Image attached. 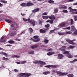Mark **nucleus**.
<instances>
[{
    "label": "nucleus",
    "instance_id": "nucleus-1",
    "mask_svg": "<svg viewBox=\"0 0 77 77\" xmlns=\"http://www.w3.org/2000/svg\"><path fill=\"white\" fill-rule=\"evenodd\" d=\"M23 20L24 21H29V23H30L32 24L33 26L35 25V21L33 20H30V19H26L24 18H23Z\"/></svg>",
    "mask_w": 77,
    "mask_h": 77
},
{
    "label": "nucleus",
    "instance_id": "nucleus-2",
    "mask_svg": "<svg viewBox=\"0 0 77 77\" xmlns=\"http://www.w3.org/2000/svg\"><path fill=\"white\" fill-rule=\"evenodd\" d=\"M20 77H26V76L27 77H29V76H30V75H32V74L28 73H20Z\"/></svg>",
    "mask_w": 77,
    "mask_h": 77
},
{
    "label": "nucleus",
    "instance_id": "nucleus-3",
    "mask_svg": "<svg viewBox=\"0 0 77 77\" xmlns=\"http://www.w3.org/2000/svg\"><path fill=\"white\" fill-rule=\"evenodd\" d=\"M63 54H66L67 56V57H69V58L72 57V56L71 55V54H69V51H65L63 52Z\"/></svg>",
    "mask_w": 77,
    "mask_h": 77
},
{
    "label": "nucleus",
    "instance_id": "nucleus-4",
    "mask_svg": "<svg viewBox=\"0 0 77 77\" xmlns=\"http://www.w3.org/2000/svg\"><path fill=\"white\" fill-rule=\"evenodd\" d=\"M69 12L71 14H77V11L74 12V11H76L77 9H72V8L71 7H69Z\"/></svg>",
    "mask_w": 77,
    "mask_h": 77
},
{
    "label": "nucleus",
    "instance_id": "nucleus-5",
    "mask_svg": "<svg viewBox=\"0 0 77 77\" xmlns=\"http://www.w3.org/2000/svg\"><path fill=\"white\" fill-rule=\"evenodd\" d=\"M33 63H35V64H37V63H40L41 65H45V63L43 61H36L33 62Z\"/></svg>",
    "mask_w": 77,
    "mask_h": 77
},
{
    "label": "nucleus",
    "instance_id": "nucleus-6",
    "mask_svg": "<svg viewBox=\"0 0 77 77\" xmlns=\"http://www.w3.org/2000/svg\"><path fill=\"white\" fill-rule=\"evenodd\" d=\"M57 73L60 75H68V73H62L61 72H57Z\"/></svg>",
    "mask_w": 77,
    "mask_h": 77
},
{
    "label": "nucleus",
    "instance_id": "nucleus-7",
    "mask_svg": "<svg viewBox=\"0 0 77 77\" xmlns=\"http://www.w3.org/2000/svg\"><path fill=\"white\" fill-rule=\"evenodd\" d=\"M58 58L59 59H62V58H63V57H64V56H63V55L61 54H58Z\"/></svg>",
    "mask_w": 77,
    "mask_h": 77
},
{
    "label": "nucleus",
    "instance_id": "nucleus-8",
    "mask_svg": "<svg viewBox=\"0 0 77 77\" xmlns=\"http://www.w3.org/2000/svg\"><path fill=\"white\" fill-rule=\"evenodd\" d=\"M67 42H68L69 44H72V45H75V43H74V42L71 41V40H67Z\"/></svg>",
    "mask_w": 77,
    "mask_h": 77
},
{
    "label": "nucleus",
    "instance_id": "nucleus-9",
    "mask_svg": "<svg viewBox=\"0 0 77 77\" xmlns=\"http://www.w3.org/2000/svg\"><path fill=\"white\" fill-rule=\"evenodd\" d=\"M66 25V23L65 22H63L61 23H60L59 25V26L60 27H64Z\"/></svg>",
    "mask_w": 77,
    "mask_h": 77
},
{
    "label": "nucleus",
    "instance_id": "nucleus-10",
    "mask_svg": "<svg viewBox=\"0 0 77 77\" xmlns=\"http://www.w3.org/2000/svg\"><path fill=\"white\" fill-rule=\"evenodd\" d=\"M33 3L31 2H27L26 3V6H33Z\"/></svg>",
    "mask_w": 77,
    "mask_h": 77
},
{
    "label": "nucleus",
    "instance_id": "nucleus-11",
    "mask_svg": "<svg viewBox=\"0 0 77 77\" xmlns=\"http://www.w3.org/2000/svg\"><path fill=\"white\" fill-rule=\"evenodd\" d=\"M38 47V45H35L32 46H31V47L32 49H34V48H37Z\"/></svg>",
    "mask_w": 77,
    "mask_h": 77
},
{
    "label": "nucleus",
    "instance_id": "nucleus-12",
    "mask_svg": "<svg viewBox=\"0 0 77 77\" xmlns=\"http://www.w3.org/2000/svg\"><path fill=\"white\" fill-rule=\"evenodd\" d=\"M46 68H50L51 67H53V68H55V67H56V66H51V65H48V66H45Z\"/></svg>",
    "mask_w": 77,
    "mask_h": 77
},
{
    "label": "nucleus",
    "instance_id": "nucleus-13",
    "mask_svg": "<svg viewBox=\"0 0 77 77\" xmlns=\"http://www.w3.org/2000/svg\"><path fill=\"white\" fill-rule=\"evenodd\" d=\"M49 19H52V20H55L56 19V18L54 17V15H51V16H50L49 17Z\"/></svg>",
    "mask_w": 77,
    "mask_h": 77
},
{
    "label": "nucleus",
    "instance_id": "nucleus-14",
    "mask_svg": "<svg viewBox=\"0 0 77 77\" xmlns=\"http://www.w3.org/2000/svg\"><path fill=\"white\" fill-rule=\"evenodd\" d=\"M0 54H3V55H4V56H6V57H7L8 56V55L6 53H4L3 52H1L0 53Z\"/></svg>",
    "mask_w": 77,
    "mask_h": 77
},
{
    "label": "nucleus",
    "instance_id": "nucleus-15",
    "mask_svg": "<svg viewBox=\"0 0 77 77\" xmlns=\"http://www.w3.org/2000/svg\"><path fill=\"white\" fill-rule=\"evenodd\" d=\"M55 53L54 52H50L47 53V55H48V56H51V55H52V54H55Z\"/></svg>",
    "mask_w": 77,
    "mask_h": 77
},
{
    "label": "nucleus",
    "instance_id": "nucleus-16",
    "mask_svg": "<svg viewBox=\"0 0 77 77\" xmlns=\"http://www.w3.org/2000/svg\"><path fill=\"white\" fill-rule=\"evenodd\" d=\"M39 11V8H37L35 10H34L32 11L33 12H38V11Z\"/></svg>",
    "mask_w": 77,
    "mask_h": 77
},
{
    "label": "nucleus",
    "instance_id": "nucleus-17",
    "mask_svg": "<svg viewBox=\"0 0 77 77\" xmlns=\"http://www.w3.org/2000/svg\"><path fill=\"white\" fill-rule=\"evenodd\" d=\"M50 72L49 71H47L46 72H44L43 73V74H44L45 75H47V74H50Z\"/></svg>",
    "mask_w": 77,
    "mask_h": 77
},
{
    "label": "nucleus",
    "instance_id": "nucleus-18",
    "mask_svg": "<svg viewBox=\"0 0 77 77\" xmlns=\"http://www.w3.org/2000/svg\"><path fill=\"white\" fill-rule=\"evenodd\" d=\"M42 17L43 19H45V20H46L47 19H48V16H42Z\"/></svg>",
    "mask_w": 77,
    "mask_h": 77
},
{
    "label": "nucleus",
    "instance_id": "nucleus-19",
    "mask_svg": "<svg viewBox=\"0 0 77 77\" xmlns=\"http://www.w3.org/2000/svg\"><path fill=\"white\" fill-rule=\"evenodd\" d=\"M71 28L72 30H76V29L75 28V27L74 26H72Z\"/></svg>",
    "mask_w": 77,
    "mask_h": 77
},
{
    "label": "nucleus",
    "instance_id": "nucleus-20",
    "mask_svg": "<svg viewBox=\"0 0 77 77\" xmlns=\"http://www.w3.org/2000/svg\"><path fill=\"white\" fill-rule=\"evenodd\" d=\"M20 6H23V7H26V4L25 3H23L20 4Z\"/></svg>",
    "mask_w": 77,
    "mask_h": 77
},
{
    "label": "nucleus",
    "instance_id": "nucleus-21",
    "mask_svg": "<svg viewBox=\"0 0 77 77\" xmlns=\"http://www.w3.org/2000/svg\"><path fill=\"white\" fill-rule=\"evenodd\" d=\"M40 32L41 33H45V30H44L43 29H41L40 30Z\"/></svg>",
    "mask_w": 77,
    "mask_h": 77
},
{
    "label": "nucleus",
    "instance_id": "nucleus-22",
    "mask_svg": "<svg viewBox=\"0 0 77 77\" xmlns=\"http://www.w3.org/2000/svg\"><path fill=\"white\" fill-rule=\"evenodd\" d=\"M13 33H11V36H13V35H15V34H16L17 33V32H16V31H14Z\"/></svg>",
    "mask_w": 77,
    "mask_h": 77
},
{
    "label": "nucleus",
    "instance_id": "nucleus-23",
    "mask_svg": "<svg viewBox=\"0 0 77 77\" xmlns=\"http://www.w3.org/2000/svg\"><path fill=\"white\" fill-rule=\"evenodd\" d=\"M33 30L32 29V28H30L29 29V32L30 33H31L32 32H33Z\"/></svg>",
    "mask_w": 77,
    "mask_h": 77
},
{
    "label": "nucleus",
    "instance_id": "nucleus-24",
    "mask_svg": "<svg viewBox=\"0 0 77 77\" xmlns=\"http://www.w3.org/2000/svg\"><path fill=\"white\" fill-rule=\"evenodd\" d=\"M70 25H72V24H74V21L73 20H72V19H71L70 20Z\"/></svg>",
    "mask_w": 77,
    "mask_h": 77
},
{
    "label": "nucleus",
    "instance_id": "nucleus-25",
    "mask_svg": "<svg viewBox=\"0 0 77 77\" xmlns=\"http://www.w3.org/2000/svg\"><path fill=\"white\" fill-rule=\"evenodd\" d=\"M54 12L55 13H57V12H58V8H55L54 9Z\"/></svg>",
    "mask_w": 77,
    "mask_h": 77
},
{
    "label": "nucleus",
    "instance_id": "nucleus-26",
    "mask_svg": "<svg viewBox=\"0 0 77 77\" xmlns=\"http://www.w3.org/2000/svg\"><path fill=\"white\" fill-rule=\"evenodd\" d=\"M0 2H1L3 3H7V1H5L4 0H1Z\"/></svg>",
    "mask_w": 77,
    "mask_h": 77
},
{
    "label": "nucleus",
    "instance_id": "nucleus-27",
    "mask_svg": "<svg viewBox=\"0 0 77 77\" xmlns=\"http://www.w3.org/2000/svg\"><path fill=\"white\" fill-rule=\"evenodd\" d=\"M40 41V39L39 38H38V39L37 40H33V41L34 42H38V41Z\"/></svg>",
    "mask_w": 77,
    "mask_h": 77
},
{
    "label": "nucleus",
    "instance_id": "nucleus-28",
    "mask_svg": "<svg viewBox=\"0 0 77 77\" xmlns=\"http://www.w3.org/2000/svg\"><path fill=\"white\" fill-rule=\"evenodd\" d=\"M13 57H17V58H19V57H20V56L15 55L13 56Z\"/></svg>",
    "mask_w": 77,
    "mask_h": 77
},
{
    "label": "nucleus",
    "instance_id": "nucleus-29",
    "mask_svg": "<svg viewBox=\"0 0 77 77\" xmlns=\"http://www.w3.org/2000/svg\"><path fill=\"white\" fill-rule=\"evenodd\" d=\"M5 21L8 23H11L12 22V21L11 20H6Z\"/></svg>",
    "mask_w": 77,
    "mask_h": 77
},
{
    "label": "nucleus",
    "instance_id": "nucleus-30",
    "mask_svg": "<svg viewBox=\"0 0 77 77\" xmlns=\"http://www.w3.org/2000/svg\"><path fill=\"white\" fill-rule=\"evenodd\" d=\"M66 34H71V33H72V32L71 31H67L66 32Z\"/></svg>",
    "mask_w": 77,
    "mask_h": 77
},
{
    "label": "nucleus",
    "instance_id": "nucleus-31",
    "mask_svg": "<svg viewBox=\"0 0 77 77\" xmlns=\"http://www.w3.org/2000/svg\"><path fill=\"white\" fill-rule=\"evenodd\" d=\"M8 43L10 44H12V43H14V41L12 40H11L10 41H8Z\"/></svg>",
    "mask_w": 77,
    "mask_h": 77
},
{
    "label": "nucleus",
    "instance_id": "nucleus-32",
    "mask_svg": "<svg viewBox=\"0 0 77 77\" xmlns=\"http://www.w3.org/2000/svg\"><path fill=\"white\" fill-rule=\"evenodd\" d=\"M48 3H54V1L52 0H49L48 1Z\"/></svg>",
    "mask_w": 77,
    "mask_h": 77
},
{
    "label": "nucleus",
    "instance_id": "nucleus-33",
    "mask_svg": "<svg viewBox=\"0 0 77 77\" xmlns=\"http://www.w3.org/2000/svg\"><path fill=\"white\" fill-rule=\"evenodd\" d=\"M68 77H74V75L73 74H72V75H68Z\"/></svg>",
    "mask_w": 77,
    "mask_h": 77
},
{
    "label": "nucleus",
    "instance_id": "nucleus-34",
    "mask_svg": "<svg viewBox=\"0 0 77 77\" xmlns=\"http://www.w3.org/2000/svg\"><path fill=\"white\" fill-rule=\"evenodd\" d=\"M38 36H35L33 37L34 38V39H38Z\"/></svg>",
    "mask_w": 77,
    "mask_h": 77
},
{
    "label": "nucleus",
    "instance_id": "nucleus-35",
    "mask_svg": "<svg viewBox=\"0 0 77 77\" xmlns=\"http://www.w3.org/2000/svg\"><path fill=\"white\" fill-rule=\"evenodd\" d=\"M62 11L64 13H68V12L67 10H63Z\"/></svg>",
    "mask_w": 77,
    "mask_h": 77
},
{
    "label": "nucleus",
    "instance_id": "nucleus-36",
    "mask_svg": "<svg viewBox=\"0 0 77 77\" xmlns=\"http://www.w3.org/2000/svg\"><path fill=\"white\" fill-rule=\"evenodd\" d=\"M74 20H75V21L77 20V16H74Z\"/></svg>",
    "mask_w": 77,
    "mask_h": 77
},
{
    "label": "nucleus",
    "instance_id": "nucleus-37",
    "mask_svg": "<svg viewBox=\"0 0 77 77\" xmlns=\"http://www.w3.org/2000/svg\"><path fill=\"white\" fill-rule=\"evenodd\" d=\"M74 48V47L73 46H69V47L68 48V49H69V48Z\"/></svg>",
    "mask_w": 77,
    "mask_h": 77
},
{
    "label": "nucleus",
    "instance_id": "nucleus-38",
    "mask_svg": "<svg viewBox=\"0 0 77 77\" xmlns=\"http://www.w3.org/2000/svg\"><path fill=\"white\" fill-rule=\"evenodd\" d=\"M2 60H9V59L5 58V57H3L2 58Z\"/></svg>",
    "mask_w": 77,
    "mask_h": 77
},
{
    "label": "nucleus",
    "instance_id": "nucleus-39",
    "mask_svg": "<svg viewBox=\"0 0 77 77\" xmlns=\"http://www.w3.org/2000/svg\"><path fill=\"white\" fill-rule=\"evenodd\" d=\"M48 14V13L45 12L42 14V15H47Z\"/></svg>",
    "mask_w": 77,
    "mask_h": 77
},
{
    "label": "nucleus",
    "instance_id": "nucleus-40",
    "mask_svg": "<svg viewBox=\"0 0 77 77\" xmlns=\"http://www.w3.org/2000/svg\"><path fill=\"white\" fill-rule=\"evenodd\" d=\"M50 26V25H49V24H48L47 25H45V27L46 28H48V27H49Z\"/></svg>",
    "mask_w": 77,
    "mask_h": 77
},
{
    "label": "nucleus",
    "instance_id": "nucleus-41",
    "mask_svg": "<svg viewBox=\"0 0 77 77\" xmlns=\"http://www.w3.org/2000/svg\"><path fill=\"white\" fill-rule=\"evenodd\" d=\"M58 34L60 35H64V33H63V32H58Z\"/></svg>",
    "mask_w": 77,
    "mask_h": 77
},
{
    "label": "nucleus",
    "instance_id": "nucleus-42",
    "mask_svg": "<svg viewBox=\"0 0 77 77\" xmlns=\"http://www.w3.org/2000/svg\"><path fill=\"white\" fill-rule=\"evenodd\" d=\"M45 43H48V40L47 39H45Z\"/></svg>",
    "mask_w": 77,
    "mask_h": 77
},
{
    "label": "nucleus",
    "instance_id": "nucleus-43",
    "mask_svg": "<svg viewBox=\"0 0 77 77\" xmlns=\"http://www.w3.org/2000/svg\"><path fill=\"white\" fill-rule=\"evenodd\" d=\"M74 35H77V30H76L74 32Z\"/></svg>",
    "mask_w": 77,
    "mask_h": 77
},
{
    "label": "nucleus",
    "instance_id": "nucleus-44",
    "mask_svg": "<svg viewBox=\"0 0 77 77\" xmlns=\"http://www.w3.org/2000/svg\"><path fill=\"white\" fill-rule=\"evenodd\" d=\"M70 29H71V27H70V26L67 27L66 28V29H68V30H70Z\"/></svg>",
    "mask_w": 77,
    "mask_h": 77
},
{
    "label": "nucleus",
    "instance_id": "nucleus-45",
    "mask_svg": "<svg viewBox=\"0 0 77 77\" xmlns=\"http://www.w3.org/2000/svg\"><path fill=\"white\" fill-rule=\"evenodd\" d=\"M26 61H22V62L21 63L24 64V63H26Z\"/></svg>",
    "mask_w": 77,
    "mask_h": 77
},
{
    "label": "nucleus",
    "instance_id": "nucleus-46",
    "mask_svg": "<svg viewBox=\"0 0 77 77\" xmlns=\"http://www.w3.org/2000/svg\"><path fill=\"white\" fill-rule=\"evenodd\" d=\"M53 20H50L49 23H50V24H53Z\"/></svg>",
    "mask_w": 77,
    "mask_h": 77
},
{
    "label": "nucleus",
    "instance_id": "nucleus-47",
    "mask_svg": "<svg viewBox=\"0 0 77 77\" xmlns=\"http://www.w3.org/2000/svg\"><path fill=\"white\" fill-rule=\"evenodd\" d=\"M14 72H18V70L17 69H14Z\"/></svg>",
    "mask_w": 77,
    "mask_h": 77
},
{
    "label": "nucleus",
    "instance_id": "nucleus-48",
    "mask_svg": "<svg viewBox=\"0 0 77 77\" xmlns=\"http://www.w3.org/2000/svg\"><path fill=\"white\" fill-rule=\"evenodd\" d=\"M73 61V62H76L77 61V59H74Z\"/></svg>",
    "mask_w": 77,
    "mask_h": 77
},
{
    "label": "nucleus",
    "instance_id": "nucleus-49",
    "mask_svg": "<svg viewBox=\"0 0 77 77\" xmlns=\"http://www.w3.org/2000/svg\"><path fill=\"white\" fill-rule=\"evenodd\" d=\"M53 51V49L51 48H50L48 50V51Z\"/></svg>",
    "mask_w": 77,
    "mask_h": 77
},
{
    "label": "nucleus",
    "instance_id": "nucleus-50",
    "mask_svg": "<svg viewBox=\"0 0 77 77\" xmlns=\"http://www.w3.org/2000/svg\"><path fill=\"white\" fill-rule=\"evenodd\" d=\"M67 7L66 6H63V9H66Z\"/></svg>",
    "mask_w": 77,
    "mask_h": 77
},
{
    "label": "nucleus",
    "instance_id": "nucleus-51",
    "mask_svg": "<svg viewBox=\"0 0 77 77\" xmlns=\"http://www.w3.org/2000/svg\"><path fill=\"white\" fill-rule=\"evenodd\" d=\"M60 50H61V51H65V49H61V48H60Z\"/></svg>",
    "mask_w": 77,
    "mask_h": 77
},
{
    "label": "nucleus",
    "instance_id": "nucleus-52",
    "mask_svg": "<svg viewBox=\"0 0 77 77\" xmlns=\"http://www.w3.org/2000/svg\"><path fill=\"white\" fill-rule=\"evenodd\" d=\"M66 47V46H62V48H65Z\"/></svg>",
    "mask_w": 77,
    "mask_h": 77
},
{
    "label": "nucleus",
    "instance_id": "nucleus-53",
    "mask_svg": "<svg viewBox=\"0 0 77 77\" xmlns=\"http://www.w3.org/2000/svg\"><path fill=\"white\" fill-rule=\"evenodd\" d=\"M33 53H34L33 51L30 52L29 53V54H33Z\"/></svg>",
    "mask_w": 77,
    "mask_h": 77
},
{
    "label": "nucleus",
    "instance_id": "nucleus-54",
    "mask_svg": "<svg viewBox=\"0 0 77 77\" xmlns=\"http://www.w3.org/2000/svg\"><path fill=\"white\" fill-rule=\"evenodd\" d=\"M16 63H17V64H20V63L19 62H16Z\"/></svg>",
    "mask_w": 77,
    "mask_h": 77
},
{
    "label": "nucleus",
    "instance_id": "nucleus-55",
    "mask_svg": "<svg viewBox=\"0 0 77 77\" xmlns=\"http://www.w3.org/2000/svg\"><path fill=\"white\" fill-rule=\"evenodd\" d=\"M21 15H22V16H24V15H26V14H23L22 13H21Z\"/></svg>",
    "mask_w": 77,
    "mask_h": 77
},
{
    "label": "nucleus",
    "instance_id": "nucleus-56",
    "mask_svg": "<svg viewBox=\"0 0 77 77\" xmlns=\"http://www.w3.org/2000/svg\"><path fill=\"white\" fill-rule=\"evenodd\" d=\"M74 0H69L68 1V2H73V1H74Z\"/></svg>",
    "mask_w": 77,
    "mask_h": 77
},
{
    "label": "nucleus",
    "instance_id": "nucleus-57",
    "mask_svg": "<svg viewBox=\"0 0 77 77\" xmlns=\"http://www.w3.org/2000/svg\"><path fill=\"white\" fill-rule=\"evenodd\" d=\"M3 6V4L0 3V7H2Z\"/></svg>",
    "mask_w": 77,
    "mask_h": 77
},
{
    "label": "nucleus",
    "instance_id": "nucleus-58",
    "mask_svg": "<svg viewBox=\"0 0 77 77\" xmlns=\"http://www.w3.org/2000/svg\"><path fill=\"white\" fill-rule=\"evenodd\" d=\"M60 9H63V6H62L61 7H59Z\"/></svg>",
    "mask_w": 77,
    "mask_h": 77
},
{
    "label": "nucleus",
    "instance_id": "nucleus-59",
    "mask_svg": "<svg viewBox=\"0 0 77 77\" xmlns=\"http://www.w3.org/2000/svg\"><path fill=\"white\" fill-rule=\"evenodd\" d=\"M14 26V25L13 24H12L11 25V27H13Z\"/></svg>",
    "mask_w": 77,
    "mask_h": 77
},
{
    "label": "nucleus",
    "instance_id": "nucleus-60",
    "mask_svg": "<svg viewBox=\"0 0 77 77\" xmlns=\"http://www.w3.org/2000/svg\"><path fill=\"white\" fill-rule=\"evenodd\" d=\"M7 46H9V47H11V46H12V45H7Z\"/></svg>",
    "mask_w": 77,
    "mask_h": 77
},
{
    "label": "nucleus",
    "instance_id": "nucleus-61",
    "mask_svg": "<svg viewBox=\"0 0 77 77\" xmlns=\"http://www.w3.org/2000/svg\"><path fill=\"white\" fill-rule=\"evenodd\" d=\"M70 63H74V61H71L70 62Z\"/></svg>",
    "mask_w": 77,
    "mask_h": 77
},
{
    "label": "nucleus",
    "instance_id": "nucleus-62",
    "mask_svg": "<svg viewBox=\"0 0 77 77\" xmlns=\"http://www.w3.org/2000/svg\"><path fill=\"white\" fill-rule=\"evenodd\" d=\"M47 23H48L49 22L50 23V20H48L46 21Z\"/></svg>",
    "mask_w": 77,
    "mask_h": 77
},
{
    "label": "nucleus",
    "instance_id": "nucleus-63",
    "mask_svg": "<svg viewBox=\"0 0 77 77\" xmlns=\"http://www.w3.org/2000/svg\"><path fill=\"white\" fill-rule=\"evenodd\" d=\"M74 5H77V3H74Z\"/></svg>",
    "mask_w": 77,
    "mask_h": 77
},
{
    "label": "nucleus",
    "instance_id": "nucleus-64",
    "mask_svg": "<svg viewBox=\"0 0 77 77\" xmlns=\"http://www.w3.org/2000/svg\"><path fill=\"white\" fill-rule=\"evenodd\" d=\"M72 41H75V39H74Z\"/></svg>",
    "mask_w": 77,
    "mask_h": 77
}]
</instances>
